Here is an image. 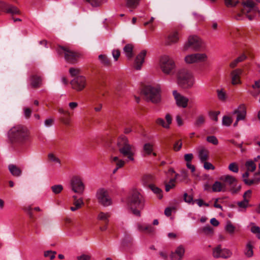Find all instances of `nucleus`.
Masks as SVG:
<instances>
[{
    "instance_id": "obj_52",
    "label": "nucleus",
    "mask_w": 260,
    "mask_h": 260,
    "mask_svg": "<svg viewBox=\"0 0 260 260\" xmlns=\"http://www.w3.org/2000/svg\"><path fill=\"white\" fill-rule=\"evenodd\" d=\"M56 252L52 250H48L44 252V255L45 257H48L50 259H53Z\"/></svg>"
},
{
    "instance_id": "obj_40",
    "label": "nucleus",
    "mask_w": 260,
    "mask_h": 260,
    "mask_svg": "<svg viewBox=\"0 0 260 260\" xmlns=\"http://www.w3.org/2000/svg\"><path fill=\"white\" fill-rule=\"evenodd\" d=\"M235 229V226L231 223V221H228L226 223L225 226V230L228 233L230 234H233L234 233Z\"/></svg>"
},
{
    "instance_id": "obj_5",
    "label": "nucleus",
    "mask_w": 260,
    "mask_h": 260,
    "mask_svg": "<svg viewBox=\"0 0 260 260\" xmlns=\"http://www.w3.org/2000/svg\"><path fill=\"white\" fill-rule=\"evenodd\" d=\"M143 93L147 101L157 103L160 101V89L159 88L151 86H146L143 90Z\"/></svg>"
},
{
    "instance_id": "obj_4",
    "label": "nucleus",
    "mask_w": 260,
    "mask_h": 260,
    "mask_svg": "<svg viewBox=\"0 0 260 260\" xmlns=\"http://www.w3.org/2000/svg\"><path fill=\"white\" fill-rule=\"evenodd\" d=\"M159 64L161 71L167 75L172 74L176 68L174 60L167 55H164L160 57Z\"/></svg>"
},
{
    "instance_id": "obj_6",
    "label": "nucleus",
    "mask_w": 260,
    "mask_h": 260,
    "mask_svg": "<svg viewBox=\"0 0 260 260\" xmlns=\"http://www.w3.org/2000/svg\"><path fill=\"white\" fill-rule=\"evenodd\" d=\"M56 50L58 54H63L66 60L71 63H76L80 56L78 53L66 47L59 46L56 48Z\"/></svg>"
},
{
    "instance_id": "obj_44",
    "label": "nucleus",
    "mask_w": 260,
    "mask_h": 260,
    "mask_svg": "<svg viewBox=\"0 0 260 260\" xmlns=\"http://www.w3.org/2000/svg\"><path fill=\"white\" fill-rule=\"evenodd\" d=\"M233 122V119L231 117L228 116H224L222 119V124L223 125L229 126L231 125Z\"/></svg>"
},
{
    "instance_id": "obj_20",
    "label": "nucleus",
    "mask_w": 260,
    "mask_h": 260,
    "mask_svg": "<svg viewBox=\"0 0 260 260\" xmlns=\"http://www.w3.org/2000/svg\"><path fill=\"white\" fill-rule=\"evenodd\" d=\"M198 157L201 162L207 161L209 159V151L204 147L199 148Z\"/></svg>"
},
{
    "instance_id": "obj_24",
    "label": "nucleus",
    "mask_w": 260,
    "mask_h": 260,
    "mask_svg": "<svg viewBox=\"0 0 260 260\" xmlns=\"http://www.w3.org/2000/svg\"><path fill=\"white\" fill-rule=\"evenodd\" d=\"M30 86L33 88H38L42 84V79L40 77L32 75L29 78Z\"/></svg>"
},
{
    "instance_id": "obj_57",
    "label": "nucleus",
    "mask_w": 260,
    "mask_h": 260,
    "mask_svg": "<svg viewBox=\"0 0 260 260\" xmlns=\"http://www.w3.org/2000/svg\"><path fill=\"white\" fill-rule=\"evenodd\" d=\"M156 122L158 124L161 125L164 128H169L170 127L169 124L165 122V120L161 118L157 119Z\"/></svg>"
},
{
    "instance_id": "obj_47",
    "label": "nucleus",
    "mask_w": 260,
    "mask_h": 260,
    "mask_svg": "<svg viewBox=\"0 0 260 260\" xmlns=\"http://www.w3.org/2000/svg\"><path fill=\"white\" fill-rule=\"evenodd\" d=\"M90 4L92 7H96L102 5L104 2L103 0H84Z\"/></svg>"
},
{
    "instance_id": "obj_21",
    "label": "nucleus",
    "mask_w": 260,
    "mask_h": 260,
    "mask_svg": "<svg viewBox=\"0 0 260 260\" xmlns=\"http://www.w3.org/2000/svg\"><path fill=\"white\" fill-rule=\"evenodd\" d=\"M232 114L237 115V121L243 120L245 119L246 115V108L244 106L241 105L237 109L234 110Z\"/></svg>"
},
{
    "instance_id": "obj_59",
    "label": "nucleus",
    "mask_w": 260,
    "mask_h": 260,
    "mask_svg": "<svg viewBox=\"0 0 260 260\" xmlns=\"http://www.w3.org/2000/svg\"><path fill=\"white\" fill-rule=\"evenodd\" d=\"M184 200L185 202L190 204H193V197L192 196H188L187 193H184L183 195Z\"/></svg>"
},
{
    "instance_id": "obj_41",
    "label": "nucleus",
    "mask_w": 260,
    "mask_h": 260,
    "mask_svg": "<svg viewBox=\"0 0 260 260\" xmlns=\"http://www.w3.org/2000/svg\"><path fill=\"white\" fill-rule=\"evenodd\" d=\"M249 202V200H243L241 201L238 202L237 205L239 208L245 210L248 206H250Z\"/></svg>"
},
{
    "instance_id": "obj_14",
    "label": "nucleus",
    "mask_w": 260,
    "mask_h": 260,
    "mask_svg": "<svg viewBox=\"0 0 260 260\" xmlns=\"http://www.w3.org/2000/svg\"><path fill=\"white\" fill-rule=\"evenodd\" d=\"M232 254L230 249L222 248L221 245H218L213 249V256L216 258H228L232 255Z\"/></svg>"
},
{
    "instance_id": "obj_34",
    "label": "nucleus",
    "mask_w": 260,
    "mask_h": 260,
    "mask_svg": "<svg viewBox=\"0 0 260 260\" xmlns=\"http://www.w3.org/2000/svg\"><path fill=\"white\" fill-rule=\"evenodd\" d=\"M246 58V56L244 54H242L241 56L238 57L236 59L232 61L230 64V67L231 68H234L237 66L238 63L244 60Z\"/></svg>"
},
{
    "instance_id": "obj_36",
    "label": "nucleus",
    "mask_w": 260,
    "mask_h": 260,
    "mask_svg": "<svg viewBox=\"0 0 260 260\" xmlns=\"http://www.w3.org/2000/svg\"><path fill=\"white\" fill-rule=\"evenodd\" d=\"M140 0H125L126 6L129 9H135L139 4Z\"/></svg>"
},
{
    "instance_id": "obj_43",
    "label": "nucleus",
    "mask_w": 260,
    "mask_h": 260,
    "mask_svg": "<svg viewBox=\"0 0 260 260\" xmlns=\"http://www.w3.org/2000/svg\"><path fill=\"white\" fill-rule=\"evenodd\" d=\"M153 145L148 143L144 145L143 150L144 152L148 155H150L153 151Z\"/></svg>"
},
{
    "instance_id": "obj_32",
    "label": "nucleus",
    "mask_w": 260,
    "mask_h": 260,
    "mask_svg": "<svg viewBox=\"0 0 260 260\" xmlns=\"http://www.w3.org/2000/svg\"><path fill=\"white\" fill-rule=\"evenodd\" d=\"M73 204L74 206L71 207L70 209L72 211H75L82 207V206L84 204V202L82 199L80 198L74 201Z\"/></svg>"
},
{
    "instance_id": "obj_8",
    "label": "nucleus",
    "mask_w": 260,
    "mask_h": 260,
    "mask_svg": "<svg viewBox=\"0 0 260 260\" xmlns=\"http://www.w3.org/2000/svg\"><path fill=\"white\" fill-rule=\"evenodd\" d=\"M208 56L205 53H193L186 55L184 58L185 62L187 64H197L206 62Z\"/></svg>"
},
{
    "instance_id": "obj_29",
    "label": "nucleus",
    "mask_w": 260,
    "mask_h": 260,
    "mask_svg": "<svg viewBox=\"0 0 260 260\" xmlns=\"http://www.w3.org/2000/svg\"><path fill=\"white\" fill-rule=\"evenodd\" d=\"M255 161L253 160H248L246 161L245 166L246 168L247 171H250L251 172H254L256 168V166L255 164Z\"/></svg>"
},
{
    "instance_id": "obj_45",
    "label": "nucleus",
    "mask_w": 260,
    "mask_h": 260,
    "mask_svg": "<svg viewBox=\"0 0 260 260\" xmlns=\"http://www.w3.org/2000/svg\"><path fill=\"white\" fill-rule=\"evenodd\" d=\"M8 136L12 142L15 141L16 139V128L15 127L11 128L8 133Z\"/></svg>"
},
{
    "instance_id": "obj_25",
    "label": "nucleus",
    "mask_w": 260,
    "mask_h": 260,
    "mask_svg": "<svg viewBox=\"0 0 260 260\" xmlns=\"http://www.w3.org/2000/svg\"><path fill=\"white\" fill-rule=\"evenodd\" d=\"M244 183L248 185L252 184H257L260 182V172H257L254 174L253 179H245L244 180Z\"/></svg>"
},
{
    "instance_id": "obj_64",
    "label": "nucleus",
    "mask_w": 260,
    "mask_h": 260,
    "mask_svg": "<svg viewBox=\"0 0 260 260\" xmlns=\"http://www.w3.org/2000/svg\"><path fill=\"white\" fill-rule=\"evenodd\" d=\"M23 112H24V115L25 118L28 119L30 118L31 114V110L29 108H24L23 109Z\"/></svg>"
},
{
    "instance_id": "obj_60",
    "label": "nucleus",
    "mask_w": 260,
    "mask_h": 260,
    "mask_svg": "<svg viewBox=\"0 0 260 260\" xmlns=\"http://www.w3.org/2000/svg\"><path fill=\"white\" fill-rule=\"evenodd\" d=\"M48 158L50 160L53 162H55L58 164H60V159L55 156L53 153H49L48 155Z\"/></svg>"
},
{
    "instance_id": "obj_2",
    "label": "nucleus",
    "mask_w": 260,
    "mask_h": 260,
    "mask_svg": "<svg viewBox=\"0 0 260 260\" xmlns=\"http://www.w3.org/2000/svg\"><path fill=\"white\" fill-rule=\"evenodd\" d=\"M194 78L191 71L182 69L177 74V82L179 86L184 88H190L194 83Z\"/></svg>"
},
{
    "instance_id": "obj_37",
    "label": "nucleus",
    "mask_w": 260,
    "mask_h": 260,
    "mask_svg": "<svg viewBox=\"0 0 260 260\" xmlns=\"http://www.w3.org/2000/svg\"><path fill=\"white\" fill-rule=\"evenodd\" d=\"M99 59L101 63L105 66H109L111 64L110 59L107 57V56L103 54H101L99 56Z\"/></svg>"
},
{
    "instance_id": "obj_15",
    "label": "nucleus",
    "mask_w": 260,
    "mask_h": 260,
    "mask_svg": "<svg viewBox=\"0 0 260 260\" xmlns=\"http://www.w3.org/2000/svg\"><path fill=\"white\" fill-rule=\"evenodd\" d=\"M71 84L76 91H82L86 85V78L83 76H78L71 81Z\"/></svg>"
},
{
    "instance_id": "obj_12",
    "label": "nucleus",
    "mask_w": 260,
    "mask_h": 260,
    "mask_svg": "<svg viewBox=\"0 0 260 260\" xmlns=\"http://www.w3.org/2000/svg\"><path fill=\"white\" fill-rule=\"evenodd\" d=\"M29 131L26 127L17 126V144L23 145L29 140Z\"/></svg>"
},
{
    "instance_id": "obj_16",
    "label": "nucleus",
    "mask_w": 260,
    "mask_h": 260,
    "mask_svg": "<svg viewBox=\"0 0 260 260\" xmlns=\"http://www.w3.org/2000/svg\"><path fill=\"white\" fill-rule=\"evenodd\" d=\"M173 95L177 106L183 108L187 107L189 102V99L187 97L180 94L177 90L173 91Z\"/></svg>"
},
{
    "instance_id": "obj_7",
    "label": "nucleus",
    "mask_w": 260,
    "mask_h": 260,
    "mask_svg": "<svg viewBox=\"0 0 260 260\" xmlns=\"http://www.w3.org/2000/svg\"><path fill=\"white\" fill-rule=\"evenodd\" d=\"M127 204L132 209L133 207H140L143 202V196L138 190H133L127 198Z\"/></svg>"
},
{
    "instance_id": "obj_58",
    "label": "nucleus",
    "mask_w": 260,
    "mask_h": 260,
    "mask_svg": "<svg viewBox=\"0 0 260 260\" xmlns=\"http://www.w3.org/2000/svg\"><path fill=\"white\" fill-rule=\"evenodd\" d=\"M203 163H204V168L205 170H215V167L211 162H209L207 161H205L203 162Z\"/></svg>"
},
{
    "instance_id": "obj_49",
    "label": "nucleus",
    "mask_w": 260,
    "mask_h": 260,
    "mask_svg": "<svg viewBox=\"0 0 260 260\" xmlns=\"http://www.w3.org/2000/svg\"><path fill=\"white\" fill-rule=\"evenodd\" d=\"M69 73L71 76H80L81 70L77 68H71L69 69Z\"/></svg>"
},
{
    "instance_id": "obj_17",
    "label": "nucleus",
    "mask_w": 260,
    "mask_h": 260,
    "mask_svg": "<svg viewBox=\"0 0 260 260\" xmlns=\"http://www.w3.org/2000/svg\"><path fill=\"white\" fill-rule=\"evenodd\" d=\"M242 72L243 70L241 69H236L231 71L230 73V77L232 85H236L241 83L240 77Z\"/></svg>"
},
{
    "instance_id": "obj_54",
    "label": "nucleus",
    "mask_w": 260,
    "mask_h": 260,
    "mask_svg": "<svg viewBox=\"0 0 260 260\" xmlns=\"http://www.w3.org/2000/svg\"><path fill=\"white\" fill-rule=\"evenodd\" d=\"M229 169L234 173H237L239 171L238 166L235 162L230 164L229 166Z\"/></svg>"
},
{
    "instance_id": "obj_48",
    "label": "nucleus",
    "mask_w": 260,
    "mask_h": 260,
    "mask_svg": "<svg viewBox=\"0 0 260 260\" xmlns=\"http://www.w3.org/2000/svg\"><path fill=\"white\" fill-rule=\"evenodd\" d=\"M225 5L228 7H234L239 3V0H224Z\"/></svg>"
},
{
    "instance_id": "obj_26",
    "label": "nucleus",
    "mask_w": 260,
    "mask_h": 260,
    "mask_svg": "<svg viewBox=\"0 0 260 260\" xmlns=\"http://www.w3.org/2000/svg\"><path fill=\"white\" fill-rule=\"evenodd\" d=\"M138 230L141 232L151 233L154 231V228L149 224H143L140 223L137 224Z\"/></svg>"
},
{
    "instance_id": "obj_19",
    "label": "nucleus",
    "mask_w": 260,
    "mask_h": 260,
    "mask_svg": "<svg viewBox=\"0 0 260 260\" xmlns=\"http://www.w3.org/2000/svg\"><path fill=\"white\" fill-rule=\"evenodd\" d=\"M185 253V249L182 245L177 247L174 252H172L170 258L172 260H181Z\"/></svg>"
},
{
    "instance_id": "obj_18",
    "label": "nucleus",
    "mask_w": 260,
    "mask_h": 260,
    "mask_svg": "<svg viewBox=\"0 0 260 260\" xmlns=\"http://www.w3.org/2000/svg\"><path fill=\"white\" fill-rule=\"evenodd\" d=\"M146 53V50H143L136 56L134 63V68L136 70H140L141 69Z\"/></svg>"
},
{
    "instance_id": "obj_31",
    "label": "nucleus",
    "mask_w": 260,
    "mask_h": 260,
    "mask_svg": "<svg viewBox=\"0 0 260 260\" xmlns=\"http://www.w3.org/2000/svg\"><path fill=\"white\" fill-rule=\"evenodd\" d=\"M5 12L7 13L10 14L12 15V18L14 22L16 21V19H15L14 17V15L16 14V8L15 6L10 4H8Z\"/></svg>"
},
{
    "instance_id": "obj_61",
    "label": "nucleus",
    "mask_w": 260,
    "mask_h": 260,
    "mask_svg": "<svg viewBox=\"0 0 260 260\" xmlns=\"http://www.w3.org/2000/svg\"><path fill=\"white\" fill-rule=\"evenodd\" d=\"M251 232L253 234H257L258 238H260V228L259 227L255 225H253L251 228Z\"/></svg>"
},
{
    "instance_id": "obj_51",
    "label": "nucleus",
    "mask_w": 260,
    "mask_h": 260,
    "mask_svg": "<svg viewBox=\"0 0 260 260\" xmlns=\"http://www.w3.org/2000/svg\"><path fill=\"white\" fill-rule=\"evenodd\" d=\"M51 189L54 193L57 194L60 193L62 190L63 186L60 184L55 185L51 187Z\"/></svg>"
},
{
    "instance_id": "obj_27",
    "label": "nucleus",
    "mask_w": 260,
    "mask_h": 260,
    "mask_svg": "<svg viewBox=\"0 0 260 260\" xmlns=\"http://www.w3.org/2000/svg\"><path fill=\"white\" fill-rule=\"evenodd\" d=\"M179 40V35L177 32H173L171 33L168 37L166 44L167 45H171L177 42Z\"/></svg>"
},
{
    "instance_id": "obj_56",
    "label": "nucleus",
    "mask_w": 260,
    "mask_h": 260,
    "mask_svg": "<svg viewBox=\"0 0 260 260\" xmlns=\"http://www.w3.org/2000/svg\"><path fill=\"white\" fill-rule=\"evenodd\" d=\"M91 256L90 254H82L77 256V260H90Z\"/></svg>"
},
{
    "instance_id": "obj_33",
    "label": "nucleus",
    "mask_w": 260,
    "mask_h": 260,
    "mask_svg": "<svg viewBox=\"0 0 260 260\" xmlns=\"http://www.w3.org/2000/svg\"><path fill=\"white\" fill-rule=\"evenodd\" d=\"M112 161L115 162L116 166L118 168H121L124 166L126 161L122 159H120L117 156H114L112 157Z\"/></svg>"
},
{
    "instance_id": "obj_11",
    "label": "nucleus",
    "mask_w": 260,
    "mask_h": 260,
    "mask_svg": "<svg viewBox=\"0 0 260 260\" xmlns=\"http://www.w3.org/2000/svg\"><path fill=\"white\" fill-rule=\"evenodd\" d=\"M96 198L98 202L104 206H109L112 204V200L108 192L104 188H100L97 190Z\"/></svg>"
},
{
    "instance_id": "obj_38",
    "label": "nucleus",
    "mask_w": 260,
    "mask_h": 260,
    "mask_svg": "<svg viewBox=\"0 0 260 260\" xmlns=\"http://www.w3.org/2000/svg\"><path fill=\"white\" fill-rule=\"evenodd\" d=\"M188 177L187 171L183 170L181 171L180 174L179 181L181 182H185V183L188 182Z\"/></svg>"
},
{
    "instance_id": "obj_23",
    "label": "nucleus",
    "mask_w": 260,
    "mask_h": 260,
    "mask_svg": "<svg viewBox=\"0 0 260 260\" xmlns=\"http://www.w3.org/2000/svg\"><path fill=\"white\" fill-rule=\"evenodd\" d=\"M253 245L254 243L252 241H248L244 250V255L247 257H251L253 255Z\"/></svg>"
},
{
    "instance_id": "obj_1",
    "label": "nucleus",
    "mask_w": 260,
    "mask_h": 260,
    "mask_svg": "<svg viewBox=\"0 0 260 260\" xmlns=\"http://www.w3.org/2000/svg\"><path fill=\"white\" fill-rule=\"evenodd\" d=\"M117 147L121 156L126 158V161L135 160L136 149L134 145L130 144L127 137L122 136L118 139Z\"/></svg>"
},
{
    "instance_id": "obj_63",
    "label": "nucleus",
    "mask_w": 260,
    "mask_h": 260,
    "mask_svg": "<svg viewBox=\"0 0 260 260\" xmlns=\"http://www.w3.org/2000/svg\"><path fill=\"white\" fill-rule=\"evenodd\" d=\"M203 231L206 234H211L213 233V228L209 225H207L203 228Z\"/></svg>"
},
{
    "instance_id": "obj_22",
    "label": "nucleus",
    "mask_w": 260,
    "mask_h": 260,
    "mask_svg": "<svg viewBox=\"0 0 260 260\" xmlns=\"http://www.w3.org/2000/svg\"><path fill=\"white\" fill-rule=\"evenodd\" d=\"M212 191L214 192H224L227 190L225 183L222 181H215L212 186Z\"/></svg>"
},
{
    "instance_id": "obj_50",
    "label": "nucleus",
    "mask_w": 260,
    "mask_h": 260,
    "mask_svg": "<svg viewBox=\"0 0 260 260\" xmlns=\"http://www.w3.org/2000/svg\"><path fill=\"white\" fill-rule=\"evenodd\" d=\"M176 181V178L171 179L169 182L168 184H166L165 185V190L166 191H169L171 188H173L175 186V182Z\"/></svg>"
},
{
    "instance_id": "obj_39",
    "label": "nucleus",
    "mask_w": 260,
    "mask_h": 260,
    "mask_svg": "<svg viewBox=\"0 0 260 260\" xmlns=\"http://www.w3.org/2000/svg\"><path fill=\"white\" fill-rule=\"evenodd\" d=\"M205 121V116L202 115H200L197 117V118L194 122V125L195 126H196L197 127H199L202 124H203L204 123Z\"/></svg>"
},
{
    "instance_id": "obj_62",
    "label": "nucleus",
    "mask_w": 260,
    "mask_h": 260,
    "mask_svg": "<svg viewBox=\"0 0 260 260\" xmlns=\"http://www.w3.org/2000/svg\"><path fill=\"white\" fill-rule=\"evenodd\" d=\"M220 114L219 111L211 112L209 115L211 119L216 122L218 121V115Z\"/></svg>"
},
{
    "instance_id": "obj_55",
    "label": "nucleus",
    "mask_w": 260,
    "mask_h": 260,
    "mask_svg": "<svg viewBox=\"0 0 260 260\" xmlns=\"http://www.w3.org/2000/svg\"><path fill=\"white\" fill-rule=\"evenodd\" d=\"M206 139L208 142L214 145H217L218 143V139L214 136L207 137Z\"/></svg>"
},
{
    "instance_id": "obj_46",
    "label": "nucleus",
    "mask_w": 260,
    "mask_h": 260,
    "mask_svg": "<svg viewBox=\"0 0 260 260\" xmlns=\"http://www.w3.org/2000/svg\"><path fill=\"white\" fill-rule=\"evenodd\" d=\"M218 98L222 101H224L226 99V94L223 89H218L217 90Z\"/></svg>"
},
{
    "instance_id": "obj_42",
    "label": "nucleus",
    "mask_w": 260,
    "mask_h": 260,
    "mask_svg": "<svg viewBox=\"0 0 260 260\" xmlns=\"http://www.w3.org/2000/svg\"><path fill=\"white\" fill-rule=\"evenodd\" d=\"M252 87L255 90V92L253 93V96H257L260 92V80L255 81Z\"/></svg>"
},
{
    "instance_id": "obj_9",
    "label": "nucleus",
    "mask_w": 260,
    "mask_h": 260,
    "mask_svg": "<svg viewBox=\"0 0 260 260\" xmlns=\"http://www.w3.org/2000/svg\"><path fill=\"white\" fill-rule=\"evenodd\" d=\"M220 181L225 183L230 186V191L232 193H236L238 192L241 188V185H237V180L234 176L230 175H223L219 178Z\"/></svg>"
},
{
    "instance_id": "obj_3",
    "label": "nucleus",
    "mask_w": 260,
    "mask_h": 260,
    "mask_svg": "<svg viewBox=\"0 0 260 260\" xmlns=\"http://www.w3.org/2000/svg\"><path fill=\"white\" fill-rule=\"evenodd\" d=\"M242 8L241 9V12L237 14L236 18L237 20L243 19V14H245L249 20H252L253 16L248 15L250 12H259L256 7V4L252 0H243L241 2Z\"/></svg>"
},
{
    "instance_id": "obj_53",
    "label": "nucleus",
    "mask_w": 260,
    "mask_h": 260,
    "mask_svg": "<svg viewBox=\"0 0 260 260\" xmlns=\"http://www.w3.org/2000/svg\"><path fill=\"white\" fill-rule=\"evenodd\" d=\"M55 119L54 118H49L45 120L44 125L46 127H49L54 124Z\"/></svg>"
},
{
    "instance_id": "obj_30",
    "label": "nucleus",
    "mask_w": 260,
    "mask_h": 260,
    "mask_svg": "<svg viewBox=\"0 0 260 260\" xmlns=\"http://www.w3.org/2000/svg\"><path fill=\"white\" fill-rule=\"evenodd\" d=\"M110 216V214L108 212H100L97 216V219L99 220L104 221L106 224L109 222V218Z\"/></svg>"
},
{
    "instance_id": "obj_35",
    "label": "nucleus",
    "mask_w": 260,
    "mask_h": 260,
    "mask_svg": "<svg viewBox=\"0 0 260 260\" xmlns=\"http://www.w3.org/2000/svg\"><path fill=\"white\" fill-rule=\"evenodd\" d=\"M149 186L154 193L157 194L158 199H161L162 198V190L159 188L152 184H150Z\"/></svg>"
},
{
    "instance_id": "obj_10",
    "label": "nucleus",
    "mask_w": 260,
    "mask_h": 260,
    "mask_svg": "<svg viewBox=\"0 0 260 260\" xmlns=\"http://www.w3.org/2000/svg\"><path fill=\"white\" fill-rule=\"evenodd\" d=\"M202 46V40L197 36H190L183 47L184 51H187L189 48L193 50H199Z\"/></svg>"
},
{
    "instance_id": "obj_28",
    "label": "nucleus",
    "mask_w": 260,
    "mask_h": 260,
    "mask_svg": "<svg viewBox=\"0 0 260 260\" xmlns=\"http://www.w3.org/2000/svg\"><path fill=\"white\" fill-rule=\"evenodd\" d=\"M133 48L134 46L132 44H126L123 48V52L125 56L128 59H131L133 56Z\"/></svg>"
},
{
    "instance_id": "obj_13",
    "label": "nucleus",
    "mask_w": 260,
    "mask_h": 260,
    "mask_svg": "<svg viewBox=\"0 0 260 260\" xmlns=\"http://www.w3.org/2000/svg\"><path fill=\"white\" fill-rule=\"evenodd\" d=\"M72 190L79 194H82L84 192L85 186L81 178L78 176H74L70 182Z\"/></svg>"
}]
</instances>
